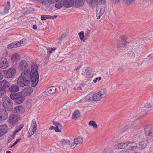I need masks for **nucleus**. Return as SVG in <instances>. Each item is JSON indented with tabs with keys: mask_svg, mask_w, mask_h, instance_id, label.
<instances>
[{
	"mask_svg": "<svg viewBox=\"0 0 153 153\" xmlns=\"http://www.w3.org/2000/svg\"><path fill=\"white\" fill-rule=\"evenodd\" d=\"M31 71L30 74L31 81V85L35 87L37 84L39 79V75L37 71L38 66L35 63H32L30 64ZM29 70V69H28Z\"/></svg>",
	"mask_w": 153,
	"mask_h": 153,
	"instance_id": "1",
	"label": "nucleus"
},
{
	"mask_svg": "<svg viewBox=\"0 0 153 153\" xmlns=\"http://www.w3.org/2000/svg\"><path fill=\"white\" fill-rule=\"evenodd\" d=\"M30 80H31L30 70H27L22 73L20 76L18 78L17 84L20 87L28 86L30 84Z\"/></svg>",
	"mask_w": 153,
	"mask_h": 153,
	"instance_id": "2",
	"label": "nucleus"
},
{
	"mask_svg": "<svg viewBox=\"0 0 153 153\" xmlns=\"http://www.w3.org/2000/svg\"><path fill=\"white\" fill-rule=\"evenodd\" d=\"M147 140L145 138H141L140 141L138 143V146L137 143H135L131 142L130 145V147L129 149H130V150L134 151L145 149L147 146Z\"/></svg>",
	"mask_w": 153,
	"mask_h": 153,
	"instance_id": "3",
	"label": "nucleus"
},
{
	"mask_svg": "<svg viewBox=\"0 0 153 153\" xmlns=\"http://www.w3.org/2000/svg\"><path fill=\"white\" fill-rule=\"evenodd\" d=\"M75 0H60L59 2L57 3L55 5L58 9H60L63 6L66 8H69L74 6Z\"/></svg>",
	"mask_w": 153,
	"mask_h": 153,
	"instance_id": "4",
	"label": "nucleus"
},
{
	"mask_svg": "<svg viewBox=\"0 0 153 153\" xmlns=\"http://www.w3.org/2000/svg\"><path fill=\"white\" fill-rule=\"evenodd\" d=\"M2 104L4 109L10 111L13 109V104L12 101L7 96L4 97L2 100Z\"/></svg>",
	"mask_w": 153,
	"mask_h": 153,
	"instance_id": "5",
	"label": "nucleus"
},
{
	"mask_svg": "<svg viewBox=\"0 0 153 153\" xmlns=\"http://www.w3.org/2000/svg\"><path fill=\"white\" fill-rule=\"evenodd\" d=\"M107 95V91L105 89H102L97 93L93 94V101H97L102 98L105 97Z\"/></svg>",
	"mask_w": 153,
	"mask_h": 153,
	"instance_id": "6",
	"label": "nucleus"
},
{
	"mask_svg": "<svg viewBox=\"0 0 153 153\" xmlns=\"http://www.w3.org/2000/svg\"><path fill=\"white\" fill-rule=\"evenodd\" d=\"M3 72L5 78L11 79L15 76L16 73V70L15 68L12 67L8 69L3 70Z\"/></svg>",
	"mask_w": 153,
	"mask_h": 153,
	"instance_id": "7",
	"label": "nucleus"
},
{
	"mask_svg": "<svg viewBox=\"0 0 153 153\" xmlns=\"http://www.w3.org/2000/svg\"><path fill=\"white\" fill-rule=\"evenodd\" d=\"M9 85V83L6 80H4L0 81V96L5 93L6 89L8 87Z\"/></svg>",
	"mask_w": 153,
	"mask_h": 153,
	"instance_id": "8",
	"label": "nucleus"
},
{
	"mask_svg": "<svg viewBox=\"0 0 153 153\" xmlns=\"http://www.w3.org/2000/svg\"><path fill=\"white\" fill-rule=\"evenodd\" d=\"M130 143H116L113 147V148L114 149H120L122 148L130 150V149L129 148H130Z\"/></svg>",
	"mask_w": 153,
	"mask_h": 153,
	"instance_id": "9",
	"label": "nucleus"
},
{
	"mask_svg": "<svg viewBox=\"0 0 153 153\" xmlns=\"http://www.w3.org/2000/svg\"><path fill=\"white\" fill-rule=\"evenodd\" d=\"M144 130L147 138L149 140L152 141L153 140V131L151 127L149 126H146L144 128Z\"/></svg>",
	"mask_w": 153,
	"mask_h": 153,
	"instance_id": "10",
	"label": "nucleus"
},
{
	"mask_svg": "<svg viewBox=\"0 0 153 153\" xmlns=\"http://www.w3.org/2000/svg\"><path fill=\"white\" fill-rule=\"evenodd\" d=\"M10 66V63L5 58L0 57V68L6 69Z\"/></svg>",
	"mask_w": 153,
	"mask_h": 153,
	"instance_id": "11",
	"label": "nucleus"
},
{
	"mask_svg": "<svg viewBox=\"0 0 153 153\" xmlns=\"http://www.w3.org/2000/svg\"><path fill=\"white\" fill-rule=\"evenodd\" d=\"M21 119L20 116L15 114L10 115L8 120V122L11 124L16 123Z\"/></svg>",
	"mask_w": 153,
	"mask_h": 153,
	"instance_id": "12",
	"label": "nucleus"
},
{
	"mask_svg": "<svg viewBox=\"0 0 153 153\" xmlns=\"http://www.w3.org/2000/svg\"><path fill=\"white\" fill-rule=\"evenodd\" d=\"M128 43V41H122L119 40L117 41V51H120L123 50Z\"/></svg>",
	"mask_w": 153,
	"mask_h": 153,
	"instance_id": "13",
	"label": "nucleus"
},
{
	"mask_svg": "<svg viewBox=\"0 0 153 153\" xmlns=\"http://www.w3.org/2000/svg\"><path fill=\"white\" fill-rule=\"evenodd\" d=\"M83 142V139L80 136H78L75 138L74 140L73 143H72L70 146L71 149H74L77 145L80 144Z\"/></svg>",
	"mask_w": 153,
	"mask_h": 153,
	"instance_id": "14",
	"label": "nucleus"
},
{
	"mask_svg": "<svg viewBox=\"0 0 153 153\" xmlns=\"http://www.w3.org/2000/svg\"><path fill=\"white\" fill-rule=\"evenodd\" d=\"M23 126V125H21L19 126L16 127V129L13 132V134L9 136L8 137V140L9 141L12 140L14 138L16 134L22 129Z\"/></svg>",
	"mask_w": 153,
	"mask_h": 153,
	"instance_id": "15",
	"label": "nucleus"
},
{
	"mask_svg": "<svg viewBox=\"0 0 153 153\" xmlns=\"http://www.w3.org/2000/svg\"><path fill=\"white\" fill-rule=\"evenodd\" d=\"M6 110L5 109H0V122L6 120L8 118V114Z\"/></svg>",
	"mask_w": 153,
	"mask_h": 153,
	"instance_id": "16",
	"label": "nucleus"
},
{
	"mask_svg": "<svg viewBox=\"0 0 153 153\" xmlns=\"http://www.w3.org/2000/svg\"><path fill=\"white\" fill-rule=\"evenodd\" d=\"M28 65L27 62L25 60H21L19 63V69L21 71H25L27 70L26 69L28 68Z\"/></svg>",
	"mask_w": 153,
	"mask_h": 153,
	"instance_id": "17",
	"label": "nucleus"
},
{
	"mask_svg": "<svg viewBox=\"0 0 153 153\" xmlns=\"http://www.w3.org/2000/svg\"><path fill=\"white\" fill-rule=\"evenodd\" d=\"M20 57L17 53H14L12 55L11 60L14 65H16L20 60Z\"/></svg>",
	"mask_w": 153,
	"mask_h": 153,
	"instance_id": "18",
	"label": "nucleus"
},
{
	"mask_svg": "<svg viewBox=\"0 0 153 153\" xmlns=\"http://www.w3.org/2000/svg\"><path fill=\"white\" fill-rule=\"evenodd\" d=\"M56 88L54 86H51L48 88L44 92H43V94L44 96L54 94L56 92Z\"/></svg>",
	"mask_w": 153,
	"mask_h": 153,
	"instance_id": "19",
	"label": "nucleus"
},
{
	"mask_svg": "<svg viewBox=\"0 0 153 153\" xmlns=\"http://www.w3.org/2000/svg\"><path fill=\"white\" fill-rule=\"evenodd\" d=\"M8 131V127L5 124L0 125V136L6 133Z\"/></svg>",
	"mask_w": 153,
	"mask_h": 153,
	"instance_id": "20",
	"label": "nucleus"
},
{
	"mask_svg": "<svg viewBox=\"0 0 153 153\" xmlns=\"http://www.w3.org/2000/svg\"><path fill=\"white\" fill-rule=\"evenodd\" d=\"M33 91V88L31 87H29L23 89L21 92L24 95L28 96L30 95Z\"/></svg>",
	"mask_w": 153,
	"mask_h": 153,
	"instance_id": "21",
	"label": "nucleus"
},
{
	"mask_svg": "<svg viewBox=\"0 0 153 153\" xmlns=\"http://www.w3.org/2000/svg\"><path fill=\"white\" fill-rule=\"evenodd\" d=\"M25 111V108L23 106L19 105L14 108L13 111L14 113L22 114L24 113Z\"/></svg>",
	"mask_w": 153,
	"mask_h": 153,
	"instance_id": "22",
	"label": "nucleus"
},
{
	"mask_svg": "<svg viewBox=\"0 0 153 153\" xmlns=\"http://www.w3.org/2000/svg\"><path fill=\"white\" fill-rule=\"evenodd\" d=\"M25 99V96L22 94V93L19 92V94L15 102L17 104H19L22 103Z\"/></svg>",
	"mask_w": 153,
	"mask_h": 153,
	"instance_id": "23",
	"label": "nucleus"
},
{
	"mask_svg": "<svg viewBox=\"0 0 153 153\" xmlns=\"http://www.w3.org/2000/svg\"><path fill=\"white\" fill-rule=\"evenodd\" d=\"M105 11V8L104 7L101 8H97L96 10V15L97 19H100L104 13Z\"/></svg>",
	"mask_w": 153,
	"mask_h": 153,
	"instance_id": "24",
	"label": "nucleus"
},
{
	"mask_svg": "<svg viewBox=\"0 0 153 153\" xmlns=\"http://www.w3.org/2000/svg\"><path fill=\"white\" fill-rule=\"evenodd\" d=\"M20 46H21V44L19 43V42H17L8 45L7 46V48L8 49H10L13 48H16Z\"/></svg>",
	"mask_w": 153,
	"mask_h": 153,
	"instance_id": "25",
	"label": "nucleus"
},
{
	"mask_svg": "<svg viewBox=\"0 0 153 153\" xmlns=\"http://www.w3.org/2000/svg\"><path fill=\"white\" fill-rule=\"evenodd\" d=\"M9 90L10 92H15L19 91V88L17 85H13L9 88Z\"/></svg>",
	"mask_w": 153,
	"mask_h": 153,
	"instance_id": "26",
	"label": "nucleus"
},
{
	"mask_svg": "<svg viewBox=\"0 0 153 153\" xmlns=\"http://www.w3.org/2000/svg\"><path fill=\"white\" fill-rule=\"evenodd\" d=\"M78 35L81 41L83 42H85L87 41V39L85 38L84 32L81 31L78 33Z\"/></svg>",
	"mask_w": 153,
	"mask_h": 153,
	"instance_id": "27",
	"label": "nucleus"
},
{
	"mask_svg": "<svg viewBox=\"0 0 153 153\" xmlns=\"http://www.w3.org/2000/svg\"><path fill=\"white\" fill-rule=\"evenodd\" d=\"M88 125L90 127H92L94 129H97L98 128V126L96 122L94 121H90L88 123Z\"/></svg>",
	"mask_w": 153,
	"mask_h": 153,
	"instance_id": "28",
	"label": "nucleus"
},
{
	"mask_svg": "<svg viewBox=\"0 0 153 153\" xmlns=\"http://www.w3.org/2000/svg\"><path fill=\"white\" fill-rule=\"evenodd\" d=\"M84 3V0H76L75 6L77 7L82 6Z\"/></svg>",
	"mask_w": 153,
	"mask_h": 153,
	"instance_id": "29",
	"label": "nucleus"
},
{
	"mask_svg": "<svg viewBox=\"0 0 153 153\" xmlns=\"http://www.w3.org/2000/svg\"><path fill=\"white\" fill-rule=\"evenodd\" d=\"M10 8V2L9 1H7V3L6 6L4 7V14L8 13H9V10Z\"/></svg>",
	"mask_w": 153,
	"mask_h": 153,
	"instance_id": "30",
	"label": "nucleus"
},
{
	"mask_svg": "<svg viewBox=\"0 0 153 153\" xmlns=\"http://www.w3.org/2000/svg\"><path fill=\"white\" fill-rule=\"evenodd\" d=\"M80 115V112L79 111H75L73 114L72 118L75 119H76L79 117Z\"/></svg>",
	"mask_w": 153,
	"mask_h": 153,
	"instance_id": "31",
	"label": "nucleus"
},
{
	"mask_svg": "<svg viewBox=\"0 0 153 153\" xmlns=\"http://www.w3.org/2000/svg\"><path fill=\"white\" fill-rule=\"evenodd\" d=\"M36 129L32 128H30L28 132V137H30L33 135L36 131Z\"/></svg>",
	"mask_w": 153,
	"mask_h": 153,
	"instance_id": "32",
	"label": "nucleus"
},
{
	"mask_svg": "<svg viewBox=\"0 0 153 153\" xmlns=\"http://www.w3.org/2000/svg\"><path fill=\"white\" fill-rule=\"evenodd\" d=\"M66 35L65 34H63L60 39V40L58 41V43L59 44H61L62 42L64 43L65 42L66 40Z\"/></svg>",
	"mask_w": 153,
	"mask_h": 153,
	"instance_id": "33",
	"label": "nucleus"
},
{
	"mask_svg": "<svg viewBox=\"0 0 153 153\" xmlns=\"http://www.w3.org/2000/svg\"><path fill=\"white\" fill-rule=\"evenodd\" d=\"M19 94V92L12 93L10 94V97L12 99L16 100Z\"/></svg>",
	"mask_w": 153,
	"mask_h": 153,
	"instance_id": "34",
	"label": "nucleus"
},
{
	"mask_svg": "<svg viewBox=\"0 0 153 153\" xmlns=\"http://www.w3.org/2000/svg\"><path fill=\"white\" fill-rule=\"evenodd\" d=\"M93 94H89L87 95L85 97V100L89 101L91 100L93 101Z\"/></svg>",
	"mask_w": 153,
	"mask_h": 153,
	"instance_id": "35",
	"label": "nucleus"
},
{
	"mask_svg": "<svg viewBox=\"0 0 153 153\" xmlns=\"http://www.w3.org/2000/svg\"><path fill=\"white\" fill-rule=\"evenodd\" d=\"M37 125L36 123V120L35 119H33L32 120V122L31 124V126L30 128H32L35 129H37Z\"/></svg>",
	"mask_w": 153,
	"mask_h": 153,
	"instance_id": "36",
	"label": "nucleus"
},
{
	"mask_svg": "<svg viewBox=\"0 0 153 153\" xmlns=\"http://www.w3.org/2000/svg\"><path fill=\"white\" fill-rule=\"evenodd\" d=\"M94 2L96 4H105L106 1V0H94Z\"/></svg>",
	"mask_w": 153,
	"mask_h": 153,
	"instance_id": "37",
	"label": "nucleus"
},
{
	"mask_svg": "<svg viewBox=\"0 0 153 153\" xmlns=\"http://www.w3.org/2000/svg\"><path fill=\"white\" fill-rule=\"evenodd\" d=\"M104 150L106 153H113V149L111 147H107Z\"/></svg>",
	"mask_w": 153,
	"mask_h": 153,
	"instance_id": "38",
	"label": "nucleus"
},
{
	"mask_svg": "<svg viewBox=\"0 0 153 153\" xmlns=\"http://www.w3.org/2000/svg\"><path fill=\"white\" fill-rule=\"evenodd\" d=\"M85 71L86 75H88V77H91L93 76V74L90 72L89 68H86Z\"/></svg>",
	"mask_w": 153,
	"mask_h": 153,
	"instance_id": "39",
	"label": "nucleus"
},
{
	"mask_svg": "<svg viewBox=\"0 0 153 153\" xmlns=\"http://www.w3.org/2000/svg\"><path fill=\"white\" fill-rule=\"evenodd\" d=\"M48 19H50L49 15H41V19L42 20H45Z\"/></svg>",
	"mask_w": 153,
	"mask_h": 153,
	"instance_id": "40",
	"label": "nucleus"
},
{
	"mask_svg": "<svg viewBox=\"0 0 153 153\" xmlns=\"http://www.w3.org/2000/svg\"><path fill=\"white\" fill-rule=\"evenodd\" d=\"M62 126H57L55 127L54 130L56 132H61V130L60 128Z\"/></svg>",
	"mask_w": 153,
	"mask_h": 153,
	"instance_id": "41",
	"label": "nucleus"
},
{
	"mask_svg": "<svg viewBox=\"0 0 153 153\" xmlns=\"http://www.w3.org/2000/svg\"><path fill=\"white\" fill-rule=\"evenodd\" d=\"M21 139V138H20L19 139H16L15 142L13 144L11 145L10 146H9V147L10 148H12V147H13L15 145H16L20 141Z\"/></svg>",
	"mask_w": 153,
	"mask_h": 153,
	"instance_id": "42",
	"label": "nucleus"
},
{
	"mask_svg": "<svg viewBox=\"0 0 153 153\" xmlns=\"http://www.w3.org/2000/svg\"><path fill=\"white\" fill-rule=\"evenodd\" d=\"M90 30L89 29H88L86 32H85V38L87 39V40H88V39L89 38V35L90 33Z\"/></svg>",
	"mask_w": 153,
	"mask_h": 153,
	"instance_id": "43",
	"label": "nucleus"
},
{
	"mask_svg": "<svg viewBox=\"0 0 153 153\" xmlns=\"http://www.w3.org/2000/svg\"><path fill=\"white\" fill-rule=\"evenodd\" d=\"M153 107V104H151L149 103H147L146 105L144 107V109L146 108L148 109L149 110V108Z\"/></svg>",
	"mask_w": 153,
	"mask_h": 153,
	"instance_id": "44",
	"label": "nucleus"
},
{
	"mask_svg": "<svg viewBox=\"0 0 153 153\" xmlns=\"http://www.w3.org/2000/svg\"><path fill=\"white\" fill-rule=\"evenodd\" d=\"M19 43L21 44V46H24L26 44V40L25 39H22L20 41Z\"/></svg>",
	"mask_w": 153,
	"mask_h": 153,
	"instance_id": "45",
	"label": "nucleus"
},
{
	"mask_svg": "<svg viewBox=\"0 0 153 153\" xmlns=\"http://www.w3.org/2000/svg\"><path fill=\"white\" fill-rule=\"evenodd\" d=\"M120 38L121 40H120L122 41H127L126 40L128 39L127 37L126 36L124 35L121 36Z\"/></svg>",
	"mask_w": 153,
	"mask_h": 153,
	"instance_id": "46",
	"label": "nucleus"
},
{
	"mask_svg": "<svg viewBox=\"0 0 153 153\" xmlns=\"http://www.w3.org/2000/svg\"><path fill=\"white\" fill-rule=\"evenodd\" d=\"M48 2L50 4H53L56 1L57 3L59 2L60 0H47Z\"/></svg>",
	"mask_w": 153,
	"mask_h": 153,
	"instance_id": "47",
	"label": "nucleus"
},
{
	"mask_svg": "<svg viewBox=\"0 0 153 153\" xmlns=\"http://www.w3.org/2000/svg\"><path fill=\"white\" fill-rule=\"evenodd\" d=\"M56 49V48H47V50L48 52L50 53L52 52V51H53L54 50H55Z\"/></svg>",
	"mask_w": 153,
	"mask_h": 153,
	"instance_id": "48",
	"label": "nucleus"
},
{
	"mask_svg": "<svg viewBox=\"0 0 153 153\" xmlns=\"http://www.w3.org/2000/svg\"><path fill=\"white\" fill-rule=\"evenodd\" d=\"M4 76V74L3 72V71H2L1 70L0 71V80L2 79Z\"/></svg>",
	"mask_w": 153,
	"mask_h": 153,
	"instance_id": "49",
	"label": "nucleus"
},
{
	"mask_svg": "<svg viewBox=\"0 0 153 153\" xmlns=\"http://www.w3.org/2000/svg\"><path fill=\"white\" fill-rule=\"evenodd\" d=\"M119 153H129V152L126 149H123Z\"/></svg>",
	"mask_w": 153,
	"mask_h": 153,
	"instance_id": "50",
	"label": "nucleus"
},
{
	"mask_svg": "<svg viewBox=\"0 0 153 153\" xmlns=\"http://www.w3.org/2000/svg\"><path fill=\"white\" fill-rule=\"evenodd\" d=\"M112 4H118L120 1V0H111Z\"/></svg>",
	"mask_w": 153,
	"mask_h": 153,
	"instance_id": "51",
	"label": "nucleus"
},
{
	"mask_svg": "<svg viewBox=\"0 0 153 153\" xmlns=\"http://www.w3.org/2000/svg\"><path fill=\"white\" fill-rule=\"evenodd\" d=\"M101 79V77L100 76L98 77H96L95 79H94L93 80V81L94 83H95L97 82V80H100Z\"/></svg>",
	"mask_w": 153,
	"mask_h": 153,
	"instance_id": "52",
	"label": "nucleus"
},
{
	"mask_svg": "<svg viewBox=\"0 0 153 153\" xmlns=\"http://www.w3.org/2000/svg\"><path fill=\"white\" fill-rule=\"evenodd\" d=\"M40 4L42 5L45 4H46L45 2L44 1V0H37Z\"/></svg>",
	"mask_w": 153,
	"mask_h": 153,
	"instance_id": "53",
	"label": "nucleus"
},
{
	"mask_svg": "<svg viewBox=\"0 0 153 153\" xmlns=\"http://www.w3.org/2000/svg\"><path fill=\"white\" fill-rule=\"evenodd\" d=\"M63 141L67 145H69L70 144V141H69L68 140H63Z\"/></svg>",
	"mask_w": 153,
	"mask_h": 153,
	"instance_id": "54",
	"label": "nucleus"
},
{
	"mask_svg": "<svg viewBox=\"0 0 153 153\" xmlns=\"http://www.w3.org/2000/svg\"><path fill=\"white\" fill-rule=\"evenodd\" d=\"M53 124L54 126H60L61 125L60 123H58L55 122H54L53 123Z\"/></svg>",
	"mask_w": 153,
	"mask_h": 153,
	"instance_id": "55",
	"label": "nucleus"
},
{
	"mask_svg": "<svg viewBox=\"0 0 153 153\" xmlns=\"http://www.w3.org/2000/svg\"><path fill=\"white\" fill-rule=\"evenodd\" d=\"M57 17V15H55L53 16H50V19H52L56 18Z\"/></svg>",
	"mask_w": 153,
	"mask_h": 153,
	"instance_id": "56",
	"label": "nucleus"
},
{
	"mask_svg": "<svg viewBox=\"0 0 153 153\" xmlns=\"http://www.w3.org/2000/svg\"><path fill=\"white\" fill-rule=\"evenodd\" d=\"M143 40L145 42H146L147 41V38L146 37H144L143 39Z\"/></svg>",
	"mask_w": 153,
	"mask_h": 153,
	"instance_id": "57",
	"label": "nucleus"
},
{
	"mask_svg": "<svg viewBox=\"0 0 153 153\" xmlns=\"http://www.w3.org/2000/svg\"><path fill=\"white\" fill-rule=\"evenodd\" d=\"M153 57V54L151 53L148 56V57L150 59L152 58Z\"/></svg>",
	"mask_w": 153,
	"mask_h": 153,
	"instance_id": "58",
	"label": "nucleus"
},
{
	"mask_svg": "<svg viewBox=\"0 0 153 153\" xmlns=\"http://www.w3.org/2000/svg\"><path fill=\"white\" fill-rule=\"evenodd\" d=\"M86 1L88 3L91 4L93 0H86Z\"/></svg>",
	"mask_w": 153,
	"mask_h": 153,
	"instance_id": "59",
	"label": "nucleus"
},
{
	"mask_svg": "<svg viewBox=\"0 0 153 153\" xmlns=\"http://www.w3.org/2000/svg\"><path fill=\"white\" fill-rule=\"evenodd\" d=\"M33 28L34 30L36 29H37V26L36 25H34L33 26Z\"/></svg>",
	"mask_w": 153,
	"mask_h": 153,
	"instance_id": "60",
	"label": "nucleus"
},
{
	"mask_svg": "<svg viewBox=\"0 0 153 153\" xmlns=\"http://www.w3.org/2000/svg\"><path fill=\"white\" fill-rule=\"evenodd\" d=\"M130 53L133 56V57L134 58L135 57L134 53L133 52H131Z\"/></svg>",
	"mask_w": 153,
	"mask_h": 153,
	"instance_id": "61",
	"label": "nucleus"
},
{
	"mask_svg": "<svg viewBox=\"0 0 153 153\" xmlns=\"http://www.w3.org/2000/svg\"><path fill=\"white\" fill-rule=\"evenodd\" d=\"M54 128H55V127H53V126H51L49 128V130H51L53 129H54Z\"/></svg>",
	"mask_w": 153,
	"mask_h": 153,
	"instance_id": "62",
	"label": "nucleus"
},
{
	"mask_svg": "<svg viewBox=\"0 0 153 153\" xmlns=\"http://www.w3.org/2000/svg\"><path fill=\"white\" fill-rule=\"evenodd\" d=\"M148 39L149 40H152L153 39V37L152 36L151 37H149V38Z\"/></svg>",
	"mask_w": 153,
	"mask_h": 153,
	"instance_id": "63",
	"label": "nucleus"
},
{
	"mask_svg": "<svg viewBox=\"0 0 153 153\" xmlns=\"http://www.w3.org/2000/svg\"><path fill=\"white\" fill-rule=\"evenodd\" d=\"M6 153H11V152L10 151H7L6 152Z\"/></svg>",
	"mask_w": 153,
	"mask_h": 153,
	"instance_id": "64",
	"label": "nucleus"
}]
</instances>
